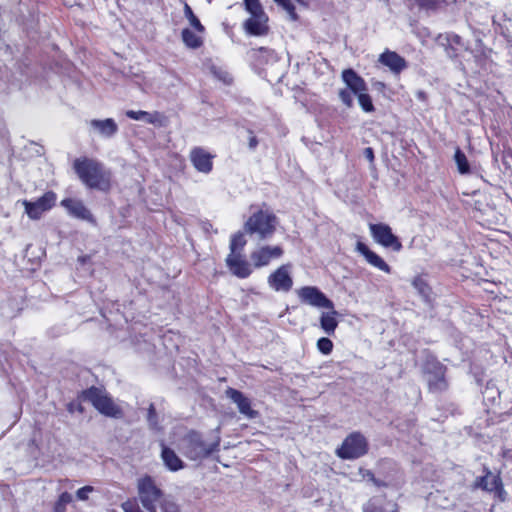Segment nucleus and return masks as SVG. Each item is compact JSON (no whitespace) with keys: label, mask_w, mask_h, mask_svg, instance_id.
Wrapping results in <instances>:
<instances>
[{"label":"nucleus","mask_w":512,"mask_h":512,"mask_svg":"<svg viewBox=\"0 0 512 512\" xmlns=\"http://www.w3.org/2000/svg\"><path fill=\"white\" fill-rule=\"evenodd\" d=\"M341 78L345 84V88L339 90L338 96L343 105L347 108H351L354 104V95L357 97L358 103L364 112H373L375 108L372 103V99L368 94V88L365 80L353 69L343 70Z\"/></svg>","instance_id":"1"},{"label":"nucleus","mask_w":512,"mask_h":512,"mask_svg":"<svg viewBox=\"0 0 512 512\" xmlns=\"http://www.w3.org/2000/svg\"><path fill=\"white\" fill-rule=\"evenodd\" d=\"M73 168L79 179L89 188L109 191L112 184L111 171L95 159L82 157L75 159Z\"/></svg>","instance_id":"2"},{"label":"nucleus","mask_w":512,"mask_h":512,"mask_svg":"<svg viewBox=\"0 0 512 512\" xmlns=\"http://www.w3.org/2000/svg\"><path fill=\"white\" fill-rule=\"evenodd\" d=\"M276 216L268 210L253 213L245 222L244 230L250 235H256L260 240L270 238L277 227Z\"/></svg>","instance_id":"3"},{"label":"nucleus","mask_w":512,"mask_h":512,"mask_svg":"<svg viewBox=\"0 0 512 512\" xmlns=\"http://www.w3.org/2000/svg\"><path fill=\"white\" fill-rule=\"evenodd\" d=\"M220 444V438L211 443H205L196 432L189 433L183 440L181 449L183 453L191 460H198L208 457L216 451Z\"/></svg>","instance_id":"4"},{"label":"nucleus","mask_w":512,"mask_h":512,"mask_svg":"<svg viewBox=\"0 0 512 512\" xmlns=\"http://www.w3.org/2000/svg\"><path fill=\"white\" fill-rule=\"evenodd\" d=\"M137 492L143 508L148 512H156L157 503L161 501L164 495L162 490L157 487L154 479L150 476L139 478Z\"/></svg>","instance_id":"5"},{"label":"nucleus","mask_w":512,"mask_h":512,"mask_svg":"<svg viewBox=\"0 0 512 512\" xmlns=\"http://www.w3.org/2000/svg\"><path fill=\"white\" fill-rule=\"evenodd\" d=\"M82 397L106 416L119 417L122 414L120 407L100 388L92 387L84 391Z\"/></svg>","instance_id":"6"},{"label":"nucleus","mask_w":512,"mask_h":512,"mask_svg":"<svg viewBox=\"0 0 512 512\" xmlns=\"http://www.w3.org/2000/svg\"><path fill=\"white\" fill-rule=\"evenodd\" d=\"M367 450L365 437L360 433H352L345 438L336 453L342 459H356L366 454Z\"/></svg>","instance_id":"7"},{"label":"nucleus","mask_w":512,"mask_h":512,"mask_svg":"<svg viewBox=\"0 0 512 512\" xmlns=\"http://www.w3.org/2000/svg\"><path fill=\"white\" fill-rule=\"evenodd\" d=\"M56 201V193L48 191L34 201L23 200L22 205L25 208V213L31 220H39L55 206Z\"/></svg>","instance_id":"8"},{"label":"nucleus","mask_w":512,"mask_h":512,"mask_svg":"<svg viewBox=\"0 0 512 512\" xmlns=\"http://www.w3.org/2000/svg\"><path fill=\"white\" fill-rule=\"evenodd\" d=\"M268 286L275 292H289L293 287L292 265L283 264L267 277Z\"/></svg>","instance_id":"9"},{"label":"nucleus","mask_w":512,"mask_h":512,"mask_svg":"<svg viewBox=\"0 0 512 512\" xmlns=\"http://www.w3.org/2000/svg\"><path fill=\"white\" fill-rule=\"evenodd\" d=\"M369 230L373 240L385 247L391 248L394 251H400L402 249V244L392 232V229L389 225L384 223L378 224H369Z\"/></svg>","instance_id":"10"},{"label":"nucleus","mask_w":512,"mask_h":512,"mask_svg":"<svg viewBox=\"0 0 512 512\" xmlns=\"http://www.w3.org/2000/svg\"><path fill=\"white\" fill-rule=\"evenodd\" d=\"M474 488H480L489 493H494V496L501 502L505 501L507 498V492L503 487L501 477L488 469L485 470L484 476L476 478Z\"/></svg>","instance_id":"11"},{"label":"nucleus","mask_w":512,"mask_h":512,"mask_svg":"<svg viewBox=\"0 0 512 512\" xmlns=\"http://www.w3.org/2000/svg\"><path fill=\"white\" fill-rule=\"evenodd\" d=\"M296 293L299 300L304 304L319 309L333 308V302L315 286L301 287L296 291Z\"/></svg>","instance_id":"12"},{"label":"nucleus","mask_w":512,"mask_h":512,"mask_svg":"<svg viewBox=\"0 0 512 512\" xmlns=\"http://www.w3.org/2000/svg\"><path fill=\"white\" fill-rule=\"evenodd\" d=\"M283 249L281 246L262 245L254 249L250 254L252 265L255 268L268 266L272 260L281 258Z\"/></svg>","instance_id":"13"},{"label":"nucleus","mask_w":512,"mask_h":512,"mask_svg":"<svg viewBox=\"0 0 512 512\" xmlns=\"http://www.w3.org/2000/svg\"><path fill=\"white\" fill-rule=\"evenodd\" d=\"M225 262L229 271L238 278H247L253 272V265L245 259L242 253H229Z\"/></svg>","instance_id":"14"},{"label":"nucleus","mask_w":512,"mask_h":512,"mask_svg":"<svg viewBox=\"0 0 512 512\" xmlns=\"http://www.w3.org/2000/svg\"><path fill=\"white\" fill-rule=\"evenodd\" d=\"M426 380L431 391L438 392L444 390L447 386L444 366L438 362L428 364L426 367Z\"/></svg>","instance_id":"15"},{"label":"nucleus","mask_w":512,"mask_h":512,"mask_svg":"<svg viewBox=\"0 0 512 512\" xmlns=\"http://www.w3.org/2000/svg\"><path fill=\"white\" fill-rule=\"evenodd\" d=\"M226 396L230 398L233 403L236 404L238 411L248 419H254L258 416V412L251 406V401L242 392L228 388L226 390Z\"/></svg>","instance_id":"16"},{"label":"nucleus","mask_w":512,"mask_h":512,"mask_svg":"<svg viewBox=\"0 0 512 512\" xmlns=\"http://www.w3.org/2000/svg\"><path fill=\"white\" fill-rule=\"evenodd\" d=\"M126 116L136 121H143L147 124L163 127L167 124V118L158 111L147 112L142 110H127Z\"/></svg>","instance_id":"17"},{"label":"nucleus","mask_w":512,"mask_h":512,"mask_svg":"<svg viewBox=\"0 0 512 512\" xmlns=\"http://www.w3.org/2000/svg\"><path fill=\"white\" fill-rule=\"evenodd\" d=\"M268 17L265 12L258 14H251L250 17L245 21V31L254 36H262L268 32Z\"/></svg>","instance_id":"18"},{"label":"nucleus","mask_w":512,"mask_h":512,"mask_svg":"<svg viewBox=\"0 0 512 512\" xmlns=\"http://www.w3.org/2000/svg\"><path fill=\"white\" fill-rule=\"evenodd\" d=\"M212 158L210 153L200 147H196L190 152V160L194 168L201 173L208 174L212 170Z\"/></svg>","instance_id":"19"},{"label":"nucleus","mask_w":512,"mask_h":512,"mask_svg":"<svg viewBox=\"0 0 512 512\" xmlns=\"http://www.w3.org/2000/svg\"><path fill=\"white\" fill-rule=\"evenodd\" d=\"M89 126L95 134L104 138H111L118 132V125L112 118L92 119Z\"/></svg>","instance_id":"20"},{"label":"nucleus","mask_w":512,"mask_h":512,"mask_svg":"<svg viewBox=\"0 0 512 512\" xmlns=\"http://www.w3.org/2000/svg\"><path fill=\"white\" fill-rule=\"evenodd\" d=\"M61 205L71 216L81 220L93 221L92 214L81 201L68 198L62 200Z\"/></svg>","instance_id":"21"},{"label":"nucleus","mask_w":512,"mask_h":512,"mask_svg":"<svg viewBox=\"0 0 512 512\" xmlns=\"http://www.w3.org/2000/svg\"><path fill=\"white\" fill-rule=\"evenodd\" d=\"M356 250L363 255L370 265L385 273L391 272L390 266L378 254L370 250L364 243L358 242L356 244Z\"/></svg>","instance_id":"22"},{"label":"nucleus","mask_w":512,"mask_h":512,"mask_svg":"<svg viewBox=\"0 0 512 512\" xmlns=\"http://www.w3.org/2000/svg\"><path fill=\"white\" fill-rule=\"evenodd\" d=\"M379 62L388 67L393 73H400L407 66L403 57L394 51L386 50L379 56Z\"/></svg>","instance_id":"23"},{"label":"nucleus","mask_w":512,"mask_h":512,"mask_svg":"<svg viewBox=\"0 0 512 512\" xmlns=\"http://www.w3.org/2000/svg\"><path fill=\"white\" fill-rule=\"evenodd\" d=\"M327 311H324L321 313L319 322L321 329L327 334V335H334L335 330L338 326V316L339 313L335 310V307L333 308H326Z\"/></svg>","instance_id":"24"},{"label":"nucleus","mask_w":512,"mask_h":512,"mask_svg":"<svg viewBox=\"0 0 512 512\" xmlns=\"http://www.w3.org/2000/svg\"><path fill=\"white\" fill-rule=\"evenodd\" d=\"M161 458L165 467L173 472L179 471L184 468L183 461L178 457L174 450L167 447L165 444H161Z\"/></svg>","instance_id":"25"},{"label":"nucleus","mask_w":512,"mask_h":512,"mask_svg":"<svg viewBox=\"0 0 512 512\" xmlns=\"http://www.w3.org/2000/svg\"><path fill=\"white\" fill-rule=\"evenodd\" d=\"M202 35L196 30L192 31L189 28L183 29L181 33L184 44L192 49L199 48L203 44Z\"/></svg>","instance_id":"26"},{"label":"nucleus","mask_w":512,"mask_h":512,"mask_svg":"<svg viewBox=\"0 0 512 512\" xmlns=\"http://www.w3.org/2000/svg\"><path fill=\"white\" fill-rule=\"evenodd\" d=\"M184 15L186 19L188 20L190 26L196 30L198 33L203 34L205 31L204 26L201 24L198 17L193 13L191 7L185 3L184 5Z\"/></svg>","instance_id":"27"},{"label":"nucleus","mask_w":512,"mask_h":512,"mask_svg":"<svg viewBox=\"0 0 512 512\" xmlns=\"http://www.w3.org/2000/svg\"><path fill=\"white\" fill-rule=\"evenodd\" d=\"M247 241L243 232H237L231 236L230 253H241Z\"/></svg>","instance_id":"28"},{"label":"nucleus","mask_w":512,"mask_h":512,"mask_svg":"<svg viewBox=\"0 0 512 512\" xmlns=\"http://www.w3.org/2000/svg\"><path fill=\"white\" fill-rule=\"evenodd\" d=\"M454 160L456 162L457 169L460 174L470 173V166H469L468 159H467L466 155L459 148H457L455 151Z\"/></svg>","instance_id":"29"},{"label":"nucleus","mask_w":512,"mask_h":512,"mask_svg":"<svg viewBox=\"0 0 512 512\" xmlns=\"http://www.w3.org/2000/svg\"><path fill=\"white\" fill-rule=\"evenodd\" d=\"M162 512H181L180 506L171 496H163L159 502Z\"/></svg>","instance_id":"30"},{"label":"nucleus","mask_w":512,"mask_h":512,"mask_svg":"<svg viewBox=\"0 0 512 512\" xmlns=\"http://www.w3.org/2000/svg\"><path fill=\"white\" fill-rule=\"evenodd\" d=\"M317 349L324 355H329L333 349V343L329 338L322 337L317 341Z\"/></svg>","instance_id":"31"},{"label":"nucleus","mask_w":512,"mask_h":512,"mask_svg":"<svg viewBox=\"0 0 512 512\" xmlns=\"http://www.w3.org/2000/svg\"><path fill=\"white\" fill-rule=\"evenodd\" d=\"M277 4L281 5L289 14L292 20H297V14L295 12V7L291 3L290 0H274Z\"/></svg>","instance_id":"32"},{"label":"nucleus","mask_w":512,"mask_h":512,"mask_svg":"<svg viewBox=\"0 0 512 512\" xmlns=\"http://www.w3.org/2000/svg\"><path fill=\"white\" fill-rule=\"evenodd\" d=\"M212 72L214 76L223 83L230 84L232 82V77L230 73L226 70H223L221 68H213Z\"/></svg>","instance_id":"33"},{"label":"nucleus","mask_w":512,"mask_h":512,"mask_svg":"<svg viewBox=\"0 0 512 512\" xmlns=\"http://www.w3.org/2000/svg\"><path fill=\"white\" fill-rule=\"evenodd\" d=\"M245 7L250 15L264 12L259 3V0H245Z\"/></svg>","instance_id":"34"},{"label":"nucleus","mask_w":512,"mask_h":512,"mask_svg":"<svg viewBox=\"0 0 512 512\" xmlns=\"http://www.w3.org/2000/svg\"><path fill=\"white\" fill-rule=\"evenodd\" d=\"M94 488L92 486H84L77 490L76 496L79 500H87L89 495L93 492Z\"/></svg>","instance_id":"35"},{"label":"nucleus","mask_w":512,"mask_h":512,"mask_svg":"<svg viewBox=\"0 0 512 512\" xmlns=\"http://www.w3.org/2000/svg\"><path fill=\"white\" fill-rule=\"evenodd\" d=\"M419 5L425 7H435L439 5L441 2L444 3H452L456 2V0H415Z\"/></svg>","instance_id":"36"},{"label":"nucleus","mask_w":512,"mask_h":512,"mask_svg":"<svg viewBox=\"0 0 512 512\" xmlns=\"http://www.w3.org/2000/svg\"><path fill=\"white\" fill-rule=\"evenodd\" d=\"M257 53H258V58L265 59L266 61L276 59V55H275L274 51L266 49V48H260Z\"/></svg>","instance_id":"37"},{"label":"nucleus","mask_w":512,"mask_h":512,"mask_svg":"<svg viewBox=\"0 0 512 512\" xmlns=\"http://www.w3.org/2000/svg\"><path fill=\"white\" fill-rule=\"evenodd\" d=\"M72 501V495L68 492H63L57 501L56 504H59L61 506H66Z\"/></svg>","instance_id":"38"},{"label":"nucleus","mask_w":512,"mask_h":512,"mask_svg":"<svg viewBox=\"0 0 512 512\" xmlns=\"http://www.w3.org/2000/svg\"><path fill=\"white\" fill-rule=\"evenodd\" d=\"M449 41L451 44H456L463 49H466L465 44L462 42V38L456 34H453L449 37Z\"/></svg>","instance_id":"39"},{"label":"nucleus","mask_w":512,"mask_h":512,"mask_svg":"<svg viewBox=\"0 0 512 512\" xmlns=\"http://www.w3.org/2000/svg\"><path fill=\"white\" fill-rule=\"evenodd\" d=\"M503 32H506L507 34H512V19L508 18L504 20V23L502 24Z\"/></svg>","instance_id":"40"},{"label":"nucleus","mask_w":512,"mask_h":512,"mask_svg":"<svg viewBox=\"0 0 512 512\" xmlns=\"http://www.w3.org/2000/svg\"><path fill=\"white\" fill-rule=\"evenodd\" d=\"M248 145L250 149H255L258 145V140L252 133H250Z\"/></svg>","instance_id":"41"},{"label":"nucleus","mask_w":512,"mask_h":512,"mask_svg":"<svg viewBox=\"0 0 512 512\" xmlns=\"http://www.w3.org/2000/svg\"><path fill=\"white\" fill-rule=\"evenodd\" d=\"M364 154H365V157H366L369 161H373V159H374V153H373L372 148H366V149H365V151H364Z\"/></svg>","instance_id":"42"},{"label":"nucleus","mask_w":512,"mask_h":512,"mask_svg":"<svg viewBox=\"0 0 512 512\" xmlns=\"http://www.w3.org/2000/svg\"><path fill=\"white\" fill-rule=\"evenodd\" d=\"M155 416V409L153 405H150L149 412H148V420L150 423H153Z\"/></svg>","instance_id":"43"},{"label":"nucleus","mask_w":512,"mask_h":512,"mask_svg":"<svg viewBox=\"0 0 512 512\" xmlns=\"http://www.w3.org/2000/svg\"><path fill=\"white\" fill-rule=\"evenodd\" d=\"M414 286L416 288H418L420 290V292H424V289H423V286H424V283L420 280V279H416L414 282H413Z\"/></svg>","instance_id":"44"},{"label":"nucleus","mask_w":512,"mask_h":512,"mask_svg":"<svg viewBox=\"0 0 512 512\" xmlns=\"http://www.w3.org/2000/svg\"><path fill=\"white\" fill-rule=\"evenodd\" d=\"M65 507L66 506H61L59 504H56L55 508H54V512H65Z\"/></svg>","instance_id":"45"}]
</instances>
